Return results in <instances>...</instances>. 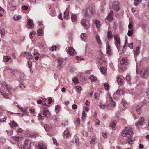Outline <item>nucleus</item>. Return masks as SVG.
<instances>
[{
	"mask_svg": "<svg viewBox=\"0 0 149 149\" xmlns=\"http://www.w3.org/2000/svg\"><path fill=\"white\" fill-rule=\"evenodd\" d=\"M60 108L61 107L60 106L57 105L56 106L55 108V110L56 113H57L59 112Z\"/></svg>",
	"mask_w": 149,
	"mask_h": 149,
	"instance_id": "obj_36",
	"label": "nucleus"
},
{
	"mask_svg": "<svg viewBox=\"0 0 149 149\" xmlns=\"http://www.w3.org/2000/svg\"><path fill=\"white\" fill-rule=\"evenodd\" d=\"M68 9L67 8V10L65 11L64 13V18L66 19H68L69 16V11L68 10Z\"/></svg>",
	"mask_w": 149,
	"mask_h": 149,
	"instance_id": "obj_23",
	"label": "nucleus"
},
{
	"mask_svg": "<svg viewBox=\"0 0 149 149\" xmlns=\"http://www.w3.org/2000/svg\"><path fill=\"white\" fill-rule=\"evenodd\" d=\"M86 116V114L85 113V112L84 111H83L82 113V120H84Z\"/></svg>",
	"mask_w": 149,
	"mask_h": 149,
	"instance_id": "obj_47",
	"label": "nucleus"
},
{
	"mask_svg": "<svg viewBox=\"0 0 149 149\" xmlns=\"http://www.w3.org/2000/svg\"><path fill=\"white\" fill-rule=\"evenodd\" d=\"M124 93V91L122 90H118L114 94V95L116 96L117 95H123Z\"/></svg>",
	"mask_w": 149,
	"mask_h": 149,
	"instance_id": "obj_16",
	"label": "nucleus"
},
{
	"mask_svg": "<svg viewBox=\"0 0 149 149\" xmlns=\"http://www.w3.org/2000/svg\"><path fill=\"white\" fill-rule=\"evenodd\" d=\"M140 48V47L139 46L136 47V50L134 51V55L135 56H136L139 55V53Z\"/></svg>",
	"mask_w": 149,
	"mask_h": 149,
	"instance_id": "obj_22",
	"label": "nucleus"
},
{
	"mask_svg": "<svg viewBox=\"0 0 149 149\" xmlns=\"http://www.w3.org/2000/svg\"><path fill=\"white\" fill-rule=\"evenodd\" d=\"M27 24L30 28H32L34 27V24L31 20H28Z\"/></svg>",
	"mask_w": 149,
	"mask_h": 149,
	"instance_id": "obj_15",
	"label": "nucleus"
},
{
	"mask_svg": "<svg viewBox=\"0 0 149 149\" xmlns=\"http://www.w3.org/2000/svg\"><path fill=\"white\" fill-rule=\"evenodd\" d=\"M96 140V138L95 136H93L92 137L90 141V143L91 144H93L95 143V141Z\"/></svg>",
	"mask_w": 149,
	"mask_h": 149,
	"instance_id": "obj_34",
	"label": "nucleus"
},
{
	"mask_svg": "<svg viewBox=\"0 0 149 149\" xmlns=\"http://www.w3.org/2000/svg\"><path fill=\"white\" fill-rule=\"evenodd\" d=\"M86 21L85 19H83L81 21V25L84 26V28L87 29L89 28V26L86 24Z\"/></svg>",
	"mask_w": 149,
	"mask_h": 149,
	"instance_id": "obj_13",
	"label": "nucleus"
},
{
	"mask_svg": "<svg viewBox=\"0 0 149 149\" xmlns=\"http://www.w3.org/2000/svg\"><path fill=\"white\" fill-rule=\"evenodd\" d=\"M43 113L44 115L47 118H48L50 116V112L46 108L44 109Z\"/></svg>",
	"mask_w": 149,
	"mask_h": 149,
	"instance_id": "obj_9",
	"label": "nucleus"
},
{
	"mask_svg": "<svg viewBox=\"0 0 149 149\" xmlns=\"http://www.w3.org/2000/svg\"><path fill=\"white\" fill-rule=\"evenodd\" d=\"M117 82L118 83H122L123 82V79L120 77L117 78Z\"/></svg>",
	"mask_w": 149,
	"mask_h": 149,
	"instance_id": "obj_35",
	"label": "nucleus"
},
{
	"mask_svg": "<svg viewBox=\"0 0 149 149\" xmlns=\"http://www.w3.org/2000/svg\"><path fill=\"white\" fill-rule=\"evenodd\" d=\"M11 58V57L9 56H4L3 57V61L4 62H7Z\"/></svg>",
	"mask_w": 149,
	"mask_h": 149,
	"instance_id": "obj_21",
	"label": "nucleus"
},
{
	"mask_svg": "<svg viewBox=\"0 0 149 149\" xmlns=\"http://www.w3.org/2000/svg\"><path fill=\"white\" fill-rule=\"evenodd\" d=\"M101 72L103 74L106 75L107 74V68L106 67L102 66L100 67Z\"/></svg>",
	"mask_w": 149,
	"mask_h": 149,
	"instance_id": "obj_18",
	"label": "nucleus"
},
{
	"mask_svg": "<svg viewBox=\"0 0 149 149\" xmlns=\"http://www.w3.org/2000/svg\"><path fill=\"white\" fill-rule=\"evenodd\" d=\"M133 26V23L132 22H130L129 23L128 26V28L129 29H131Z\"/></svg>",
	"mask_w": 149,
	"mask_h": 149,
	"instance_id": "obj_52",
	"label": "nucleus"
},
{
	"mask_svg": "<svg viewBox=\"0 0 149 149\" xmlns=\"http://www.w3.org/2000/svg\"><path fill=\"white\" fill-rule=\"evenodd\" d=\"M44 117L42 116L41 114H39L38 116V120H42L44 119Z\"/></svg>",
	"mask_w": 149,
	"mask_h": 149,
	"instance_id": "obj_41",
	"label": "nucleus"
},
{
	"mask_svg": "<svg viewBox=\"0 0 149 149\" xmlns=\"http://www.w3.org/2000/svg\"><path fill=\"white\" fill-rule=\"evenodd\" d=\"M116 121H114L112 122L110 125V127L113 130H114L115 129V127L116 125Z\"/></svg>",
	"mask_w": 149,
	"mask_h": 149,
	"instance_id": "obj_20",
	"label": "nucleus"
},
{
	"mask_svg": "<svg viewBox=\"0 0 149 149\" xmlns=\"http://www.w3.org/2000/svg\"><path fill=\"white\" fill-rule=\"evenodd\" d=\"M16 132L17 133H21L22 132V131L21 128H19L16 130Z\"/></svg>",
	"mask_w": 149,
	"mask_h": 149,
	"instance_id": "obj_55",
	"label": "nucleus"
},
{
	"mask_svg": "<svg viewBox=\"0 0 149 149\" xmlns=\"http://www.w3.org/2000/svg\"><path fill=\"white\" fill-rule=\"evenodd\" d=\"M121 65H126L127 64V60L126 58H123L120 61Z\"/></svg>",
	"mask_w": 149,
	"mask_h": 149,
	"instance_id": "obj_19",
	"label": "nucleus"
},
{
	"mask_svg": "<svg viewBox=\"0 0 149 149\" xmlns=\"http://www.w3.org/2000/svg\"><path fill=\"white\" fill-rule=\"evenodd\" d=\"M114 37L115 40V45L119 51V47L120 44V39L119 37L116 35H114Z\"/></svg>",
	"mask_w": 149,
	"mask_h": 149,
	"instance_id": "obj_5",
	"label": "nucleus"
},
{
	"mask_svg": "<svg viewBox=\"0 0 149 149\" xmlns=\"http://www.w3.org/2000/svg\"><path fill=\"white\" fill-rule=\"evenodd\" d=\"M22 8L24 10H26L28 9V7L26 6H23L22 7Z\"/></svg>",
	"mask_w": 149,
	"mask_h": 149,
	"instance_id": "obj_62",
	"label": "nucleus"
},
{
	"mask_svg": "<svg viewBox=\"0 0 149 149\" xmlns=\"http://www.w3.org/2000/svg\"><path fill=\"white\" fill-rule=\"evenodd\" d=\"M0 33L1 36H4L5 34V30L4 29H2L0 31Z\"/></svg>",
	"mask_w": 149,
	"mask_h": 149,
	"instance_id": "obj_40",
	"label": "nucleus"
},
{
	"mask_svg": "<svg viewBox=\"0 0 149 149\" xmlns=\"http://www.w3.org/2000/svg\"><path fill=\"white\" fill-rule=\"evenodd\" d=\"M73 81L74 83H79V80L77 78H75L73 79Z\"/></svg>",
	"mask_w": 149,
	"mask_h": 149,
	"instance_id": "obj_50",
	"label": "nucleus"
},
{
	"mask_svg": "<svg viewBox=\"0 0 149 149\" xmlns=\"http://www.w3.org/2000/svg\"><path fill=\"white\" fill-rule=\"evenodd\" d=\"M19 86L20 88L22 89H24L26 87V86L24 84H19Z\"/></svg>",
	"mask_w": 149,
	"mask_h": 149,
	"instance_id": "obj_57",
	"label": "nucleus"
},
{
	"mask_svg": "<svg viewBox=\"0 0 149 149\" xmlns=\"http://www.w3.org/2000/svg\"><path fill=\"white\" fill-rule=\"evenodd\" d=\"M108 38L109 39H111L113 37L112 33L111 31H108L107 33Z\"/></svg>",
	"mask_w": 149,
	"mask_h": 149,
	"instance_id": "obj_33",
	"label": "nucleus"
},
{
	"mask_svg": "<svg viewBox=\"0 0 149 149\" xmlns=\"http://www.w3.org/2000/svg\"><path fill=\"white\" fill-rule=\"evenodd\" d=\"M7 132L8 134V135L10 136L12 134L13 132V131L11 130V131H7Z\"/></svg>",
	"mask_w": 149,
	"mask_h": 149,
	"instance_id": "obj_58",
	"label": "nucleus"
},
{
	"mask_svg": "<svg viewBox=\"0 0 149 149\" xmlns=\"http://www.w3.org/2000/svg\"><path fill=\"white\" fill-rule=\"evenodd\" d=\"M136 72L142 78H146L148 76V70L146 68L141 67L138 68L136 69Z\"/></svg>",
	"mask_w": 149,
	"mask_h": 149,
	"instance_id": "obj_2",
	"label": "nucleus"
},
{
	"mask_svg": "<svg viewBox=\"0 0 149 149\" xmlns=\"http://www.w3.org/2000/svg\"><path fill=\"white\" fill-rule=\"evenodd\" d=\"M108 105L106 104H103L102 103H100V104L99 107L102 109H104L107 107Z\"/></svg>",
	"mask_w": 149,
	"mask_h": 149,
	"instance_id": "obj_25",
	"label": "nucleus"
},
{
	"mask_svg": "<svg viewBox=\"0 0 149 149\" xmlns=\"http://www.w3.org/2000/svg\"><path fill=\"white\" fill-rule=\"evenodd\" d=\"M95 12V10L92 7H90L83 11L84 16L86 17H89Z\"/></svg>",
	"mask_w": 149,
	"mask_h": 149,
	"instance_id": "obj_3",
	"label": "nucleus"
},
{
	"mask_svg": "<svg viewBox=\"0 0 149 149\" xmlns=\"http://www.w3.org/2000/svg\"><path fill=\"white\" fill-rule=\"evenodd\" d=\"M133 131L131 128L127 127L125 128L122 131L121 136L125 138L127 143L129 144H132L135 141L133 137Z\"/></svg>",
	"mask_w": 149,
	"mask_h": 149,
	"instance_id": "obj_1",
	"label": "nucleus"
},
{
	"mask_svg": "<svg viewBox=\"0 0 149 149\" xmlns=\"http://www.w3.org/2000/svg\"><path fill=\"white\" fill-rule=\"evenodd\" d=\"M32 145H33V143L30 141H26L25 143V146L26 148L30 149Z\"/></svg>",
	"mask_w": 149,
	"mask_h": 149,
	"instance_id": "obj_10",
	"label": "nucleus"
},
{
	"mask_svg": "<svg viewBox=\"0 0 149 149\" xmlns=\"http://www.w3.org/2000/svg\"><path fill=\"white\" fill-rule=\"evenodd\" d=\"M44 127L45 130L47 131H49L51 128V127L47 125H45Z\"/></svg>",
	"mask_w": 149,
	"mask_h": 149,
	"instance_id": "obj_37",
	"label": "nucleus"
},
{
	"mask_svg": "<svg viewBox=\"0 0 149 149\" xmlns=\"http://www.w3.org/2000/svg\"><path fill=\"white\" fill-rule=\"evenodd\" d=\"M37 34L39 36H41L43 34V31L41 29H39L37 32Z\"/></svg>",
	"mask_w": 149,
	"mask_h": 149,
	"instance_id": "obj_30",
	"label": "nucleus"
},
{
	"mask_svg": "<svg viewBox=\"0 0 149 149\" xmlns=\"http://www.w3.org/2000/svg\"><path fill=\"white\" fill-rule=\"evenodd\" d=\"M104 87L105 89L106 90H108L109 88V84H104Z\"/></svg>",
	"mask_w": 149,
	"mask_h": 149,
	"instance_id": "obj_53",
	"label": "nucleus"
},
{
	"mask_svg": "<svg viewBox=\"0 0 149 149\" xmlns=\"http://www.w3.org/2000/svg\"><path fill=\"white\" fill-rule=\"evenodd\" d=\"M12 139L15 141H17L19 140L20 138L19 137H12Z\"/></svg>",
	"mask_w": 149,
	"mask_h": 149,
	"instance_id": "obj_51",
	"label": "nucleus"
},
{
	"mask_svg": "<svg viewBox=\"0 0 149 149\" xmlns=\"http://www.w3.org/2000/svg\"><path fill=\"white\" fill-rule=\"evenodd\" d=\"M64 135L68 138L71 136V135L70 134L69 130L68 129H66L63 132Z\"/></svg>",
	"mask_w": 149,
	"mask_h": 149,
	"instance_id": "obj_17",
	"label": "nucleus"
},
{
	"mask_svg": "<svg viewBox=\"0 0 149 149\" xmlns=\"http://www.w3.org/2000/svg\"><path fill=\"white\" fill-rule=\"evenodd\" d=\"M68 53L71 55H74L76 53L72 47H69L68 49Z\"/></svg>",
	"mask_w": 149,
	"mask_h": 149,
	"instance_id": "obj_11",
	"label": "nucleus"
},
{
	"mask_svg": "<svg viewBox=\"0 0 149 149\" xmlns=\"http://www.w3.org/2000/svg\"><path fill=\"white\" fill-rule=\"evenodd\" d=\"M77 106L76 104H73L72 106V108L74 109H77Z\"/></svg>",
	"mask_w": 149,
	"mask_h": 149,
	"instance_id": "obj_64",
	"label": "nucleus"
},
{
	"mask_svg": "<svg viewBox=\"0 0 149 149\" xmlns=\"http://www.w3.org/2000/svg\"><path fill=\"white\" fill-rule=\"evenodd\" d=\"M126 80L128 81H129L130 80V77L129 75H127L126 76Z\"/></svg>",
	"mask_w": 149,
	"mask_h": 149,
	"instance_id": "obj_59",
	"label": "nucleus"
},
{
	"mask_svg": "<svg viewBox=\"0 0 149 149\" xmlns=\"http://www.w3.org/2000/svg\"><path fill=\"white\" fill-rule=\"evenodd\" d=\"M63 59L62 58H58L57 59V61L58 62V65L61 67V65L63 63Z\"/></svg>",
	"mask_w": 149,
	"mask_h": 149,
	"instance_id": "obj_26",
	"label": "nucleus"
},
{
	"mask_svg": "<svg viewBox=\"0 0 149 149\" xmlns=\"http://www.w3.org/2000/svg\"><path fill=\"white\" fill-rule=\"evenodd\" d=\"M108 96L109 97V106L112 107H115L116 105V102L113 100L110 94H109Z\"/></svg>",
	"mask_w": 149,
	"mask_h": 149,
	"instance_id": "obj_7",
	"label": "nucleus"
},
{
	"mask_svg": "<svg viewBox=\"0 0 149 149\" xmlns=\"http://www.w3.org/2000/svg\"><path fill=\"white\" fill-rule=\"evenodd\" d=\"M89 79L92 82H94L97 80L96 77H94L93 75L90 76L89 77Z\"/></svg>",
	"mask_w": 149,
	"mask_h": 149,
	"instance_id": "obj_32",
	"label": "nucleus"
},
{
	"mask_svg": "<svg viewBox=\"0 0 149 149\" xmlns=\"http://www.w3.org/2000/svg\"><path fill=\"white\" fill-rule=\"evenodd\" d=\"M136 111L139 114H140L141 112V109L139 106H137L136 107Z\"/></svg>",
	"mask_w": 149,
	"mask_h": 149,
	"instance_id": "obj_39",
	"label": "nucleus"
},
{
	"mask_svg": "<svg viewBox=\"0 0 149 149\" xmlns=\"http://www.w3.org/2000/svg\"><path fill=\"white\" fill-rule=\"evenodd\" d=\"M53 140L54 144L56 145V146H58L59 145V144L57 143V140L55 138H53Z\"/></svg>",
	"mask_w": 149,
	"mask_h": 149,
	"instance_id": "obj_42",
	"label": "nucleus"
},
{
	"mask_svg": "<svg viewBox=\"0 0 149 149\" xmlns=\"http://www.w3.org/2000/svg\"><path fill=\"white\" fill-rule=\"evenodd\" d=\"M56 46H53L50 49V50L51 51H54V50H56Z\"/></svg>",
	"mask_w": 149,
	"mask_h": 149,
	"instance_id": "obj_56",
	"label": "nucleus"
},
{
	"mask_svg": "<svg viewBox=\"0 0 149 149\" xmlns=\"http://www.w3.org/2000/svg\"><path fill=\"white\" fill-rule=\"evenodd\" d=\"M95 38L97 43L99 44H100L101 43V42L100 37L98 35H97L96 36Z\"/></svg>",
	"mask_w": 149,
	"mask_h": 149,
	"instance_id": "obj_31",
	"label": "nucleus"
},
{
	"mask_svg": "<svg viewBox=\"0 0 149 149\" xmlns=\"http://www.w3.org/2000/svg\"><path fill=\"white\" fill-rule=\"evenodd\" d=\"M133 31L132 30L129 31L127 33L128 35L129 36H131L133 34Z\"/></svg>",
	"mask_w": 149,
	"mask_h": 149,
	"instance_id": "obj_46",
	"label": "nucleus"
},
{
	"mask_svg": "<svg viewBox=\"0 0 149 149\" xmlns=\"http://www.w3.org/2000/svg\"><path fill=\"white\" fill-rule=\"evenodd\" d=\"M107 54L109 55H111V50L110 49H108L107 51Z\"/></svg>",
	"mask_w": 149,
	"mask_h": 149,
	"instance_id": "obj_60",
	"label": "nucleus"
},
{
	"mask_svg": "<svg viewBox=\"0 0 149 149\" xmlns=\"http://www.w3.org/2000/svg\"><path fill=\"white\" fill-rule=\"evenodd\" d=\"M75 87L77 90V91L80 93L81 90V87H80V86H76Z\"/></svg>",
	"mask_w": 149,
	"mask_h": 149,
	"instance_id": "obj_44",
	"label": "nucleus"
},
{
	"mask_svg": "<svg viewBox=\"0 0 149 149\" xmlns=\"http://www.w3.org/2000/svg\"><path fill=\"white\" fill-rule=\"evenodd\" d=\"M34 56H39L40 55V54L38 53L37 52H36V50H34Z\"/></svg>",
	"mask_w": 149,
	"mask_h": 149,
	"instance_id": "obj_63",
	"label": "nucleus"
},
{
	"mask_svg": "<svg viewBox=\"0 0 149 149\" xmlns=\"http://www.w3.org/2000/svg\"><path fill=\"white\" fill-rule=\"evenodd\" d=\"M94 23L96 24V27L99 28L100 27V21L97 20H96L95 21Z\"/></svg>",
	"mask_w": 149,
	"mask_h": 149,
	"instance_id": "obj_27",
	"label": "nucleus"
},
{
	"mask_svg": "<svg viewBox=\"0 0 149 149\" xmlns=\"http://www.w3.org/2000/svg\"><path fill=\"white\" fill-rule=\"evenodd\" d=\"M21 57H25L29 59H31L33 58L30 52H23L20 54Z\"/></svg>",
	"mask_w": 149,
	"mask_h": 149,
	"instance_id": "obj_4",
	"label": "nucleus"
},
{
	"mask_svg": "<svg viewBox=\"0 0 149 149\" xmlns=\"http://www.w3.org/2000/svg\"><path fill=\"white\" fill-rule=\"evenodd\" d=\"M16 6H11L10 7V10L11 11H14L16 9Z\"/></svg>",
	"mask_w": 149,
	"mask_h": 149,
	"instance_id": "obj_48",
	"label": "nucleus"
},
{
	"mask_svg": "<svg viewBox=\"0 0 149 149\" xmlns=\"http://www.w3.org/2000/svg\"><path fill=\"white\" fill-rule=\"evenodd\" d=\"M122 103L124 106H125L127 104V103L126 102L125 100H122Z\"/></svg>",
	"mask_w": 149,
	"mask_h": 149,
	"instance_id": "obj_61",
	"label": "nucleus"
},
{
	"mask_svg": "<svg viewBox=\"0 0 149 149\" xmlns=\"http://www.w3.org/2000/svg\"><path fill=\"white\" fill-rule=\"evenodd\" d=\"M28 64L29 65V67L30 68H31L32 67V63L31 61H28Z\"/></svg>",
	"mask_w": 149,
	"mask_h": 149,
	"instance_id": "obj_54",
	"label": "nucleus"
},
{
	"mask_svg": "<svg viewBox=\"0 0 149 149\" xmlns=\"http://www.w3.org/2000/svg\"><path fill=\"white\" fill-rule=\"evenodd\" d=\"M77 19V17L76 15L74 14L72 15L71 19L73 22L76 21Z\"/></svg>",
	"mask_w": 149,
	"mask_h": 149,
	"instance_id": "obj_38",
	"label": "nucleus"
},
{
	"mask_svg": "<svg viewBox=\"0 0 149 149\" xmlns=\"http://www.w3.org/2000/svg\"><path fill=\"white\" fill-rule=\"evenodd\" d=\"M120 4L118 1H114L112 4L113 9L116 11H118L120 9Z\"/></svg>",
	"mask_w": 149,
	"mask_h": 149,
	"instance_id": "obj_6",
	"label": "nucleus"
},
{
	"mask_svg": "<svg viewBox=\"0 0 149 149\" xmlns=\"http://www.w3.org/2000/svg\"><path fill=\"white\" fill-rule=\"evenodd\" d=\"M45 146L42 143L39 144L38 146V149H45Z\"/></svg>",
	"mask_w": 149,
	"mask_h": 149,
	"instance_id": "obj_29",
	"label": "nucleus"
},
{
	"mask_svg": "<svg viewBox=\"0 0 149 149\" xmlns=\"http://www.w3.org/2000/svg\"><path fill=\"white\" fill-rule=\"evenodd\" d=\"M142 0H134V4L135 6H137L138 4V3L139 2H141Z\"/></svg>",
	"mask_w": 149,
	"mask_h": 149,
	"instance_id": "obj_43",
	"label": "nucleus"
},
{
	"mask_svg": "<svg viewBox=\"0 0 149 149\" xmlns=\"http://www.w3.org/2000/svg\"><path fill=\"white\" fill-rule=\"evenodd\" d=\"M9 125L12 128H14L15 127L18 126V125L15 122L13 121L10 122Z\"/></svg>",
	"mask_w": 149,
	"mask_h": 149,
	"instance_id": "obj_14",
	"label": "nucleus"
},
{
	"mask_svg": "<svg viewBox=\"0 0 149 149\" xmlns=\"http://www.w3.org/2000/svg\"><path fill=\"white\" fill-rule=\"evenodd\" d=\"M3 95L4 98H7V99L9 98V95L8 93H3Z\"/></svg>",
	"mask_w": 149,
	"mask_h": 149,
	"instance_id": "obj_49",
	"label": "nucleus"
},
{
	"mask_svg": "<svg viewBox=\"0 0 149 149\" xmlns=\"http://www.w3.org/2000/svg\"><path fill=\"white\" fill-rule=\"evenodd\" d=\"M144 118L143 117H141L139 120L137 122V123L135 124V125L136 126L137 128H139V127L138 126L139 124L140 125H142L144 123Z\"/></svg>",
	"mask_w": 149,
	"mask_h": 149,
	"instance_id": "obj_8",
	"label": "nucleus"
},
{
	"mask_svg": "<svg viewBox=\"0 0 149 149\" xmlns=\"http://www.w3.org/2000/svg\"><path fill=\"white\" fill-rule=\"evenodd\" d=\"M73 140L75 141V143L77 145H79V139L77 137H74Z\"/></svg>",
	"mask_w": 149,
	"mask_h": 149,
	"instance_id": "obj_28",
	"label": "nucleus"
},
{
	"mask_svg": "<svg viewBox=\"0 0 149 149\" xmlns=\"http://www.w3.org/2000/svg\"><path fill=\"white\" fill-rule=\"evenodd\" d=\"M81 37L82 39L85 41L86 40V35L84 33H82L81 35Z\"/></svg>",
	"mask_w": 149,
	"mask_h": 149,
	"instance_id": "obj_24",
	"label": "nucleus"
},
{
	"mask_svg": "<svg viewBox=\"0 0 149 149\" xmlns=\"http://www.w3.org/2000/svg\"><path fill=\"white\" fill-rule=\"evenodd\" d=\"M14 19L15 20H19L21 18V17L19 16L14 15L13 17Z\"/></svg>",
	"mask_w": 149,
	"mask_h": 149,
	"instance_id": "obj_45",
	"label": "nucleus"
},
{
	"mask_svg": "<svg viewBox=\"0 0 149 149\" xmlns=\"http://www.w3.org/2000/svg\"><path fill=\"white\" fill-rule=\"evenodd\" d=\"M113 11H111L107 17V19L109 21L112 20L113 18Z\"/></svg>",
	"mask_w": 149,
	"mask_h": 149,
	"instance_id": "obj_12",
	"label": "nucleus"
}]
</instances>
